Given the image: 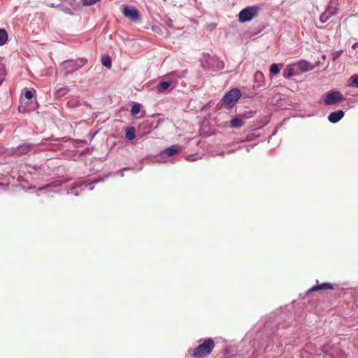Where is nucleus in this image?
<instances>
[{
	"mask_svg": "<svg viewBox=\"0 0 358 358\" xmlns=\"http://www.w3.org/2000/svg\"><path fill=\"white\" fill-rule=\"evenodd\" d=\"M96 134H97V131H95V134L92 135V137H94L96 136Z\"/></svg>",
	"mask_w": 358,
	"mask_h": 358,
	"instance_id": "nucleus-47",
	"label": "nucleus"
},
{
	"mask_svg": "<svg viewBox=\"0 0 358 358\" xmlns=\"http://www.w3.org/2000/svg\"><path fill=\"white\" fill-rule=\"evenodd\" d=\"M260 8L257 5L248 6L243 8L238 13V20L240 23L252 21L258 15Z\"/></svg>",
	"mask_w": 358,
	"mask_h": 358,
	"instance_id": "nucleus-5",
	"label": "nucleus"
},
{
	"mask_svg": "<svg viewBox=\"0 0 358 358\" xmlns=\"http://www.w3.org/2000/svg\"><path fill=\"white\" fill-rule=\"evenodd\" d=\"M334 15L333 13H329V11H324L320 16V21L321 23H325L328 20Z\"/></svg>",
	"mask_w": 358,
	"mask_h": 358,
	"instance_id": "nucleus-27",
	"label": "nucleus"
},
{
	"mask_svg": "<svg viewBox=\"0 0 358 358\" xmlns=\"http://www.w3.org/2000/svg\"><path fill=\"white\" fill-rule=\"evenodd\" d=\"M334 286L329 282H323L320 285H317L313 287H312L309 290L308 292H315L318 290H324V289H334Z\"/></svg>",
	"mask_w": 358,
	"mask_h": 358,
	"instance_id": "nucleus-17",
	"label": "nucleus"
},
{
	"mask_svg": "<svg viewBox=\"0 0 358 358\" xmlns=\"http://www.w3.org/2000/svg\"><path fill=\"white\" fill-rule=\"evenodd\" d=\"M273 136H271V134L268 136V142L270 141V140L271 139V138L273 137Z\"/></svg>",
	"mask_w": 358,
	"mask_h": 358,
	"instance_id": "nucleus-42",
	"label": "nucleus"
},
{
	"mask_svg": "<svg viewBox=\"0 0 358 358\" xmlns=\"http://www.w3.org/2000/svg\"><path fill=\"white\" fill-rule=\"evenodd\" d=\"M100 0H81V3L85 6H90L95 4Z\"/></svg>",
	"mask_w": 358,
	"mask_h": 358,
	"instance_id": "nucleus-32",
	"label": "nucleus"
},
{
	"mask_svg": "<svg viewBox=\"0 0 358 358\" xmlns=\"http://www.w3.org/2000/svg\"><path fill=\"white\" fill-rule=\"evenodd\" d=\"M66 179L70 180V179H73V178H66Z\"/></svg>",
	"mask_w": 358,
	"mask_h": 358,
	"instance_id": "nucleus-51",
	"label": "nucleus"
},
{
	"mask_svg": "<svg viewBox=\"0 0 358 358\" xmlns=\"http://www.w3.org/2000/svg\"><path fill=\"white\" fill-rule=\"evenodd\" d=\"M357 101H358V100H357Z\"/></svg>",
	"mask_w": 358,
	"mask_h": 358,
	"instance_id": "nucleus-53",
	"label": "nucleus"
},
{
	"mask_svg": "<svg viewBox=\"0 0 358 358\" xmlns=\"http://www.w3.org/2000/svg\"><path fill=\"white\" fill-rule=\"evenodd\" d=\"M96 134H97V131H95V134L92 135V137H94L96 136Z\"/></svg>",
	"mask_w": 358,
	"mask_h": 358,
	"instance_id": "nucleus-45",
	"label": "nucleus"
},
{
	"mask_svg": "<svg viewBox=\"0 0 358 358\" xmlns=\"http://www.w3.org/2000/svg\"><path fill=\"white\" fill-rule=\"evenodd\" d=\"M101 64L106 68L110 69L112 67V58L108 55H103L101 57Z\"/></svg>",
	"mask_w": 358,
	"mask_h": 358,
	"instance_id": "nucleus-21",
	"label": "nucleus"
},
{
	"mask_svg": "<svg viewBox=\"0 0 358 358\" xmlns=\"http://www.w3.org/2000/svg\"><path fill=\"white\" fill-rule=\"evenodd\" d=\"M36 91L34 89L24 88L23 90V94L25 99L27 100H31L36 94Z\"/></svg>",
	"mask_w": 358,
	"mask_h": 358,
	"instance_id": "nucleus-25",
	"label": "nucleus"
},
{
	"mask_svg": "<svg viewBox=\"0 0 358 358\" xmlns=\"http://www.w3.org/2000/svg\"><path fill=\"white\" fill-rule=\"evenodd\" d=\"M94 179L98 180V179H100V178H95Z\"/></svg>",
	"mask_w": 358,
	"mask_h": 358,
	"instance_id": "nucleus-52",
	"label": "nucleus"
},
{
	"mask_svg": "<svg viewBox=\"0 0 358 358\" xmlns=\"http://www.w3.org/2000/svg\"><path fill=\"white\" fill-rule=\"evenodd\" d=\"M202 66L206 70L218 71L224 68V62L217 56L209 57L202 63Z\"/></svg>",
	"mask_w": 358,
	"mask_h": 358,
	"instance_id": "nucleus-9",
	"label": "nucleus"
},
{
	"mask_svg": "<svg viewBox=\"0 0 358 358\" xmlns=\"http://www.w3.org/2000/svg\"><path fill=\"white\" fill-rule=\"evenodd\" d=\"M34 145L32 143H27L20 144L15 148V153L18 155H26L34 148Z\"/></svg>",
	"mask_w": 358,
	"mask_h": 358,
	"instance_id": "nucleus-14",
	"label": "nucleus"
},
{
	"mask_svg": "<svg viewBox=\"0 0 358 358\" xmlns=\"http://www.w3.org/2000/svg\"><path fill=\"white\" fill-rule=\"evenodd\" d=\"M150 29H151V30H152L153 32H155V33H156V34H159V35H162V28H161V27H160L159 25H158V24H152V25L151 26V28H150Z\"/></svg>",
	"mask_w": 358,
	"mask_h": 358,
	"instance_id": "nucleus-31",
	"label": "nucleus"
},
{
	"mask_svg": "<svg viewBox=\"0 0 358 358\" xmlns=\"http://www.w3.org/2000/svg\"><path fill=\"white\" fill-rule=\"evenodd\" d=\"M8 39V34L6 30L3 28H0V46L6 43Z\"/></svg>",
	"mask_w": 358,
	"mask_h": 358,
	"instance_id": "nucleus-24",
	"label": "nucleus"
},
{
	"mask_svg": "<svg viewBox=\"0 0 358 358\" xmlns=\"http://www.w3.org/2000/svg\"><path fill=\"white\" fill-rule=\"evenodd\" d=\"M242 96L241 91L238 87H234L227 91L221 99L217 103L215 108L217 110L233 109Z\"/></svg>",
	"mask_w": 358,
	"mask_h": 358,
	"instance_id": "nucleus-1",
	"label": "nucleus"
},
{
	"mask_svg": "<svg viewBox=\"0 0 358 358\" xmlns=\"http://www.w3.org/2000/svg\"><path fill=\"white\" fill-rule=\"evenodd\" d=\"M215 346V345L213 339L207 338L196 348L189 350V353L193 358H204L213 352Z\"/></svg>",
	"mask_w": 358,
	"mask_h": 358,
	"instance_id": "nucleus-3",
	"label": "nucleus"
},
{
	"mask_svg": "<svg viewBox=\"0 0 358 358\" xmlns=\"http://www.w3.org/2000/svg\"><path fill=\"white\" fill-rule=\"evenodd\" d=\"M136 138V129L134 127H128L125 129V138L131 141Z\"/></svg>",
	"mask_w": 358,
	"mask_h": 358,
	"instance_id": "nucleus-18",
	"label": "nucleus"
},
{
	"mask_svg": "<svg viewBox=\"0 0 358 358\" xmlns=\"http://www.w3.org/2000/svg\"><path fill=\"white\" fill-rule=\"evenodd\" d=\"M3 131V127L1 125H0V133Z\"/></svg>",
	"mask_w": 358,
	"mask_h": 358,
	"instance_id": "nucleus-44",
	"label": "nucleus"
},
{
	"mask_svg": "<svg viewBox=\"0 0 358 358\" xmlns=\"http://www.w3.org/2000/svg\"><path fill=\"white\" fill-rule=\"evenodd\" d=\"M299 73H296L292 66L288 65L286 69L283 71L282 76L285 78L289 79L291 77L298 75Z\"/></svg>",
	"mask_w": 358,
	"mask_h": 358,
	"instance_id": "nucleus-19",
	"label": "nucleus"
},
{
	"mask_svg": "<svg viewBox=\"0 0 358 358\" xmlns=\"http://www.w3.org/2000/svg\"><path fill=\"white\" fill-rule=\"evenodd\" d=\"M254 85L252 89L256 90L261 87H263L265 85L264 76L261 71H256L253 76Z\"/></svg>",
	"mask_w": 358,
	"mask_h": 358,
	"instance_id": "nucleus-12",
	"label": "nucleus"
},
{
	"mask_svg": "<svg viewBox=\"0 0 358 358\" xmlns=\"http://www.w3.org/2000/svg\"><path fill=\"white\" fill-rule=\"evenodd\" d=\"M48 6L50 8H59L60 10H62V12H64L66 14H68L70 15H74V13L73 12L72 9L70 7L65 6L62 3H59L58 4L52 3H48Z\"/></svg>",
	"mask_w": 358,
	"mask_h": 358,
	"instance_id": "nucleus-16",
	"label": "nucleus"
},
{
	"mask_svg": "<svg viewBox=\"0 0 358 358\" xmlns=\"http://www.w3.org/2000/svg\"><path fill=\"white\" fill-rule=\"evenodd\" d=\"M96 134H97V131H95V134L92 135V137H94L96 136Z\"/></svg>",
	"mask_w": 358,
	"mask_h": 358,
	"instance_id": "nucleus-46",
	"label": "nucleus"
},
{
	"mask_svg": "<svg viewBox=\"0 0 358 358\" xmlns=\"http://www.w3.org/2000/svg\"><path fill=\"white\" fill-rule=\"evenodd\" d=\"M255 114V111L249 110L248 111L239 113L238 115L243 119V121L245 122L246 120L252 117Z\"/></svg>",
	"mask_w": 358,
	"mask_h": 358,
	"instance_id": "nucleus-28",
	"label": "nucleus"
},
{
	"mask_svg": "<svg viewBox=\"0 0 358 358\" xmlns=\"http://www.w3.org/2000/svg\"><path fill=\"white\" fill-rule=\"evenodd\" d=\"M143 105L138 102H132L131 108V115L134 117H136L141 111Z\"/></svg>",
	"mask_w": 358,
	"mask_h": 358,
	"instance_id": "nucleus-20",
	"label": "nucleus"
},
{
	"mask_svg": "<svg viewBox=\"0 0 358 358\" xmlns=\"http://www.w3.org/2000/svg\"><path fill=\"white\" fill-rule=\"evenodd\" d=\"M50 139H53V138H52V137L42 139L41 143V145H47L48 142Z\"/></svg>",
	"mask_w": 358,
	"mask_h": 358,
	"instance_id": "nucleus-36",
	"label": "nucleus"
},
{
	"mask_svg": "<svg viewBox=\"0 0 358 358\" xmlns=\"http://www.w3.org/2000/svg\"><path fill=\"white\" fill-rule=\"evenodd\" d=\"M256 145H257L256 143L249 145L246 148L247 152H250V149L252 148Z\"/></svg>",
	"mask_w": 358,
	"mask_h": 358,
	"instance_id": "nucleus-39",
	"label": "nucleus"
},
{
	"mask_svg": "<svg viewBox=\"0 0 358 358\" xmlns=\"http://www.w3.org/2000/svg\"><path fill=\"white\" fill-rule=\"evenodd\" d=\"M187 160H189V161H194V159L192 157V155H188L187 156Z\"/></svg>",
	"mask_w": 358,
	"mask_h": 358,
	"instance_id": "nucleus-40",
	"label": "nucleus"
},
{
	"mask_svg": "<svg viewBox=\"0 0 358 358\" xmlns=\"http://www.w3.org/2000/svg\"><path fill=\"white\" fill-rule=\"evenodd\" d=\"M175 72H172L169 76H167L159 80L156 85V90L157 93H164L167 90L174 89L178 83L177 79L173 77Z\"/></svg>",
	"mask_w": 358,
	"mask_h": 358,
	"instance_id": "nucleus-7",
	"label": "nucleus"
},
{
	"mask_svg": "<svg viewBox=\"0 0 358 358\" xmlns=\"http://www.w3.org/2000/svg\"><path fill=\"white\" fill-rule=\"evenodd\" d=\"M182 151V145L177 143L159 151V152L152 157V162L156 163H167L170 158L180 155Z\"/></svg>",
	"mask_w": 358,
	"mask_h": 358,
	"instance_id": "nucleus-2",
	"label": "nucleus"
},
{
	"mask_svg": "<svg viewBox=\"0 0 358 358\" xmlns=\"http://www.w3.org/2000/svg\"><path fill=\"white\" fill-rule=\"evenodd\" d=\"M270 121V119L267 116L262 117L258 122L257 124L254 126V129H259L264 126L267 125Z\"/></svg>",
	"mask_w": 358,
	"mask_h": 358,
	"instance_id": "nucleus-23",
	"label": "nucleus"
},
{
	"mask_svg": "<svg viewBox=\"0 0 358 358\" xmlns=\"http://www.w3.org/2000/svg\"><path fill=\"white\" fill-rule=\"evenodd\" d=\"M87 62L88 60L86 58L81 57L77 59L65 60L61 64V66L65 71L64 75L69 76L80 69L85 65Z\"/></svg>",
	"mask_w": 358,
	"mask_h": 358,
	"instance_id": "nucleus-4",
	"label": "nucleus"
},
{
	"mask_svg": "<svg viewBox=\"0 0 358 358\" xmlns=\"http://www.w3.org/2000/svg\"><path fill=\"white\" fill-rule=\"evenodd\" d=\"M345 99L344 95L338 90H331L322 95L323 103L325 106L338 104Z\"/></svg>",
	"mask_w": 358,
	"mask_h": 358,
	"instance_id": "nucleus-6",
	"label": "nucleus"
},
{
	"mask_svg": "<svg viewBox=\"0 0 358 358\" xmlns=\"http://www.w3.org/2000/svg\"><path fill=\"white\" fill-rule=\"evenodd\" d=\"M345 115V111L342 109H338L337 110L331 112L327 119L329 122L336 124Z\"/></svg>",
	"mask_w": 358,
	"mask_h": 358,
	"instance_id": "nucleus-13",
	"label": "nucleus"
},
{
	"mask_svg": "<svg viewBox=\"0 0 358 358\" xmlns=\"http://www.w3.org/2000/svg\"><path fill=\"white\" fill-rule=\"evenodd\" d=\"M245 124L243 119L238 114L236 117H233L231 120L225 122L226 127L232 129H240Z\"/></svg>",
	"mask_w": 358,
	"mask_h": 358,
	"instance_id": "nucleus-11",
	"label": "nucleus"
},
{
	"mask_svg": "<svg viewBox=\"0 0 358 358\" xmlns=\"http://www.w3.org/2000/svg\"><path fill=\"white\" fill-rule=\"evenodd\" d=\"M70 89L68 86H63L57 90V96H64L69 92Z\"/></svg>",
	"mask_w": 358,
	"mask_h": 358,
	"instance_id": "nucleus-29",
	"label": "nucleus"
},
{
	"mask_svg": "<svg viewBox=\"0 0 358 358\" xmlns=\"http://www.w3.org/2000/svg\"><path fill=\"white\" fill-rule=\"evenodd\" d=\"M348 85L351 87L358 88V73H355L350 77Z\"/></svg>",
	"mask_w": 358,
	"mask_h": 358,
	"instance_id": "nucleus-26",
	"label": "nucleus"
},
{
	"mask_svg": "<svg viewBox=\"0 0 358 358\" xmlns=\"http://www.w3.org/2000/svg\"><path fill=\"white\" fill-rule=\"evenodd\" d=\"M122 13L126 18L134 23H137L141 20L140 11L134 6L123 4Z\"/></svg>",
	"mask_w": 358,
	"mask_h": 358,
	"instance_id": "nucleus-8",
	"label": "nucleus"
},
{
	"mask_svg": "<svg viewBox=\"0 0 358 358\" xmlns=\"http://www.w3.org/2000/svg\"><path fill=\"white\" fill-rule=\"evenodd\" d=\"M329 347L328 345H324L322 346V350L323 352L327 354L328 352H329Z\"/></svg>",
	"mask_w": 358,
	"mask_h": 358,
	"instance_id": "nucleus-38",
	"label": "nucleus"
},
{
	"mask_svg": "<svg viewBox=\"0 0 358 358\" xmlns=\"http://www.w3.org/2000/svg\"><path fill=\"white\" fill-rule=\"evenodd\" d=\"M322 59H326V55H322Z\"/></svg>",
	"mask_w": 358,
	"mask_h": 358,
	"instance_id": "nucleus-43",
	"label": "nucleus"
},
{
	"mask_svg": "<svg viewBox=\"0 0 358 358\" xmlns=\"http://www.w3.org/2000/svg\"><path fill=\"white\" fill-rule=\"evenodd\" d=\"M280 126H281V124H278V125L275 127V129H273V131H272V133H271V136H275V135L278 133V129H279V128H280Z\"/></svg>",
	"mask_w": 358,
	"mask_h": 358,
	"instance_id": "nucleus-37",
	"label": "nucleus"
},
{
	"mask_svg": "<svg viewBox=\"0 0 358 358\" xmlns=\"http://www.w3.org/2000/svg\"><path fill=\"white\" fill-rule=\"evenodd\" d=\"M17 180H20V179H22V176H19V177H17Z\"/></svg>",
	"mask_w": 358,
	"mask_h": 358,
	"instance_id": "nucleus-49",
	"label": "nucleus"
},
{
	"mask_svg": "<svg viewBox=\"0 0 358 358\" xmlns=\"http://www.w3.org/2000/svg\"><path fill=\"white\" fill-rule=\"evenodd\" d=\"M357 47H358V41L355 43L352 46L353 49L356 48Z\"/></svg>",
	"mask_w": 358,
	"mask_h": 358,
	"instance_id": "nucleus-41",
	"label": "nucleus"
},
{
	"mask_svg": "<svg viewBox=\"0 0 358 358\" xmlns=\"http://www.w3.org/2000/svg\"><path fill=\"white\" fill-rule=\"evenodd\" d=\"M343 52V50H339L337 51L332 52L331 53V57L332 61H334V62L336 61L341 57V55H342Z\"/></svg>",
	"mask_w": 358,
	"mask_h": 358,
	"instance_id": "nucleus-30",
	"label": "nucleus"
},
{
	"mask_svg": "<svg viewBox=\"0 0 358 358\" xmlns=\"http://www.w3.org/2000/svg\"><path fill=\"white\" fill-rule=\"evenodd\" d=\"M165 22H166V25L169 28L171 29L173 27V21L171 19H170V18L167 19Z\"/></svg>",
	"mask_w": 358,
	"mask_h": 358,
	"instance_id": "nucleus-35",
	"label": "nucleus"
},
{
	"mask_svg": "<svg viewBox=\"0 0 358 358\" xmlns=\"http://www.w3.org/2000/svg\"><path fill=\"white\" fill-rule=\"evenodd\" d=\"M281 69V64L277 63H272L269 67V73L271 76H277L280 73Z\"/></svg>",
	"mask_w": 358,
	"mask_h": 358,
	"instance_id": "nucleus-22",
	"label": "nucleus"
},
{
	"mask_svg": "<svg viewBox=\"0 0 358 358\" xmlns=\"http://www.w3.org/2000/svg\"><path fill=\"white\" fill-rule=\"evenodd\" d=\"M78 179L81 180V179H85V178L83 177H80V178H78Z\"/></svg>",
	"mask_w": 358,
	"mask_h": 358,
	"instance_id": "nucleus-50",
	"label": "nucleus"
},
{
	"mask_svg": "<svg viewBox=\"0 0 358 358\" xmlns=\"http://www.w3.org/2000/svg\"><path fill=\"white\" fill-rule=\"evenodd\" d=\"M161 123L162 120L160 119L157 120L148 119L139 125V129L145 134H150L152 129H156Z\"/></svg>",
	"mask_w": 358,
	"mask_h": 358,
	"instance_id": "nucleus-10",
	"label": "nucleus"
},
{
	"mask_svg": "<svg viewBox=\"0 0 358 358\" xmlns=\"http://www.w3.org/2000/svg\"><path fill=\"white\" fill-rule=\"evenodd\" d=\"M259 136V135L255 134V133H250V134H248L246 137H245V141H253L255 139H256L257 137Z\"/></svg>",
	"mask_w": 358,
	"mask_h": 358,
	"instance_id": "nucleus-33",
	"label": "nucleus"
},
{
	"mask_svg": "<svg viewBox=\"0 0 358 358\" xmlns=\"http://www.w3.org/2000/svg\"><path fill=\"white\" fill-rule=\"evenodd\" d=\"M301 72H308L313 69L311 64L305 59H300L295 64Z\"/></svg>",
	"mask_w": 358,
	"mask_h": 358,
	"instance_id": "nucleus-15",
	"label": "nucleus"
},
{
	"mask_svg": "<svg viewBox=\"0 0 358 358\" xmlns=\"http://www.w3.org/2000/svg\"><path fill=\"white\" fill-rule=\"evenodd\" d=\"M337 8L332 6H327L325 11H329V13H333L334 15L336 14L337 13Z\"/></svg>",
	"mask_w": 358,
	"mask_h": 358,
	"instance_id": "nucleus-34",
	"label": "nucleus"
},
{
	"mask_svg": "<svg viewBox=\"0 0 358 358\" xmlns=\"http://www.w3.org/2000/svg\"><path fill=\"white\" fill-rule=\"evenodd\" d=\"M96 134H97V131H95V134L92 135V137H94L96 136Z\"/></svg>",
	"mask_w": 358,
	"mask_h": 358,
	"instance_id": "nucleus-48",
	"label": "nucleus"
}]
</instances>
